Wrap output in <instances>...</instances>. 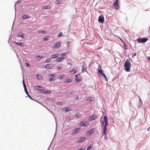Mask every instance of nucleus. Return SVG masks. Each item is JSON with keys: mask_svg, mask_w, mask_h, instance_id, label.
Returning <instances> with one entry per match:
<instances>
[{"mask_svg": "<svg viewBox=\"0 0 150 150\" xmlns=\"http://www.w3.org/2000/svg\"><path fill=\"white\" fill-rule=\"evenodd\" d=\"M44 92H45V94H50L51 92V91L50 90H47L46 91L44 90Z\"/></svg>", "mask_w": 150, "mask_h": 150, "instance_id": "f704fd0d", "label": "nucleus"}, {"mask_svg": "<svg viewBox=\"0 0 150 150\" xmlns=\"http://www.w3.org/2000/svg\"><path fill=\"white\" fill-rule=\"evenodd\" d=\"M113 4L116 9L118 10L119 9V5L118 4V0H116Z\"/></svg>", "mask_w": 150, "mask_h": 150, "instance_id": "1a4fd4ad", "label": "nucleus"}, {"mask_svg": "<svg viewBox=\"0 0 150 150\" xmlns=\"http://www.w3.org/2000/svg\"><path fill=\"white\" fill-rule=\"evenodd\" d=\"M79 99V97L78 96H77L75 98V100H77L78 99Z\"/></svg>", "mask_w": 150, "mask_h": 150, "instance_id": "603ef678", "label": "nucleus"}, {"mask_svg": "<svg viewBox=\"0 0 150 150\" xmlns=\"http://www.w3.org/2000/svg\"><path fill=\"white\" fill-rule=\"evenodd\" d=\"M45 32H46L45 30H40L39 31V33H41L42 34H44L45 33Z\"/></svg>", "mask_w": 150, "mask_h": 150, "instance_id": "09e8293b", "label": "nucleus"}, {"mask_svg": "<svg viewBox=\"0 0 150 150\" xmlns=\"http://www.w3.org/2000/svg\"><path fill=\"white\" fill-rule=\"evenodd\" d=\"M64 76V75L63 74L61 75H60L59 76H58V79H62Z\"/></svg>", "mask_w": 150, "mask_h": 150, "instance_id": "72a5a7b5", "label": "nucleus"}, {"mask_svg": "<svg viewBox=\"0 0 150 150\" xmlns=\"http://www.w3.org/2000/svg\"><path fill=\"white\" fill-rule=\"evenodd\" d=\"M13 43L18 45H19L21 47H23L25 46V45L24 43L17 42L16 41L13 42Z\"/></svg>", "mask_w": 150, "mask_h": 150, "instance_id": "4468645a", "label": "nucleus"}, {"mask_svg": "<svg viewBox=\"0 0 150 150\" xmlns=\"http://www.w3.org/2000/svg\"><path fill=\"white\" fill-rule=\"evenodd\" d=\"M62 36V33L60 32L59 34L57 35V37H60Z\"/></svg>", "mask_w": 150, "mask_h": 150, "instance_id": "a18cd8bd", "label": "nucleus"}, {"mask_svg": "<svg viewBox=\"0 0 150 150\" xmlns=\"http://www.w3.org/2000/svg\"><path fill=\"white\" fill-rule=\"evenodd\" d=\"M102 118V117H101L100 118V122L101 127H103V135L105 136L104 140H105L107 139V127L108 124V117L107 116H104L103 120H101Z\"/></svg>", "mask_w": 150, "mask_h": 150, "instance_id": "f257e3e1", "label": "nucleus"}, {"mask_svg": "<svg viewBox=\"0 0 150 150\" xmlns=\"http://www.w3.org/2000/svg\"><path fill=\"white\" fill-rule=\"evenodd\" d=\"M67 53L66 52H64L63 53H62L60 54V56L62 57L66 56L67 55Z\"/></svg>", "mask_w": 150, "mask_h": 150, "instance_id": "e433bc0d", "label": "nucleus"}, {"mask_svg": "<svg viewBox=\"0 0 150 150\" xmlns=\"http://www.w3.org/2000/svg\"><path fill=\"white\" fill-rule=\"evenodd\" d=\"M58 54H55L52 55L51 56V58H55L58 57Z\"/></svg>", "mask_w": 150, "mask_h": 150, "instance_id": "393cba45", "label": "nucleus"}, {"mask_svg": "<svg viewBox=\"0 0 150 150\" xmlns=\"http://www.w3.org/2000/svg\"><path fill=\"white\" fill-rule=\"evenodd\" d=\"M148 60L149 61H150V56L148 58Z\"/></svg>", "mask_w": 150, "mask_h": 150, "instance_id": "680f3d73", "label": "nucleus"}, {"mask_svg": "<svg viewBox=\"0 0 150 150\" xmlns=\"http://www.w3.org/2000/svg\"><path fill=\"white\" fill-rule=\"evenodd\" d=\"M51 58L46 59L45 60V62L46 63L50 62L51 61Z\"/></svg>", "mask_w": 150, "mask_h": 150, "instance_id": "473e14b6", "label": "nucleus"}, {"mask_svg": "<svg viewBox=\"0 0 150 150\" xmlns=\"http://www.w3.org/2000/svg\"><path fill=\"white\" fill-rule=\"evenodd\" d=\"M90 117L91 118V120H93L96 119L97 118V116L96 115H93L92 116H91Z\"/></svg>", "mask_w": 150, "mask_h": 150, "instance_id": "412c9836", "label": "nucleus"}, {"mask_svg": "<svg viewBox=\"0 0 150 150\" xmlns=\"http://www.w3.org/2000/svg\"><path fill=\"white\" fill-rule=\"evenodd\" d=\"M22 7H23V8H25V6H22Z\"/></svg>", "mask_w": 150, "mask_h": 150, "instance_id": "774afa93", "label": "nucleus"}, {"mask_svg": "<svg viewBox=\"0 0 150 150\" xmlns=\"http://www.w3.org/2000/svg\"><path fill=\"white\" fill-rule=\"evenodd\" d=\"M22 7H23V8H25V6H22Z\"/></svg>", "mask_w": 150, "mask_h": 150, "instance_id": "338daca9", "label": "nucleus"}, {"mask_svg": "<svg viewBox=\"0 0 150 150\" xmlns=\"http://www.w3.org/2000/svg\"><path fill=\"white\" fill-rule=\"evenodd\" d=\"M81 116V115L80 114H77L75 115V116L76 118L80 117Z\"/></svg>", "mask_w": 150, "mask_h": 150, "instance_id": "2f4dec72", "label": "nucleus"}, {"mask_svg": "<svg viewBox=\"0 0 150 150\" xmlns=\"http://www.w3.org/2000/svg\"><path fill=\"white\" fill-rule=\"evenodd\" d=\"M65 112L69 111L71 110V109L69 107H66L65 108Z\"/></svg>", "mask_w": 150, "mask_h": 150, "instance_id": "7c9ffc66", "label": "nucleus"}, {"mask_svg": "<svg viewBox=\"0 0 150 150\" xmlns=\"http://www.w3.org/2000/svg\"><path fill=\"white\" fill-rule=\"evenodd\" d=\"M28 96L30 99L32 100H33L36 101V100L35 99L33 98L30 95H29Z\"/></svg>", "mask_w": 150, "mask_h": 150, "instance_id": "a19ab883", "label": "nucleus"}, {"mask_svg": "<svg viewBox=\"0 0 150 150\" xmlns=\"http://www.w3.org/2000/svg\"><path fill=\"white\" fill-rule=\"evenodd\" d=\"M37 57L38 58H40V59L44 57L43 56H42L41 55H38V56H37Z\"/></svg>", "mask_w": 150, "mask_h": 150, "instance_id": "de8ad7c7", "label": "nucleus"}, {"mask_svg": "<svg viewBox=\"0 0 150 150\" xmlns=\"http://www.w3.org/2000/svg\"><path fill=\"white\" fill-rule=\"evenodd\" d=\"M80 128V127L77 128L73 130L72 133H71V135H74L76 133H78L79 132Z\"/></svg>", "mask_w": 150, "mask_h": 150, "instance_id": "9b49d317", "label": "nucleus"}, {"mask_svg": "<svg viewBox=\"0 0 150 150\" xmlns=\"http://www.w3.org/2000/svg\"><path fill=\"white\" fill-rule=\"evenodd\" d=\"M60 59H61V61H62L64 59V58L63 57H60Z\"/></svg>", "mask_w": 150, "mask_h": 150, "instance_id": "864d4df0", "label": "nucleus"}, {"mask_svg": "<svg viewBox=\"0 0 150 150\" xmlns=\"http://www.w3.org/2000/svg\"><path fill=\"white\" fill-rule=\"evenodd\" d=\"M56 104L59 105H62V103L61 102H57L56 103Z\"/></svg>", "mask_w": 150, "mask_h": 150, "instance_id": "49530a36", "label": "nucleus"}, {"mask_svg": "<svg viewBox=\"0 0 150 150\" xmlns=\"http://www.w3.org/2000/svg\"><path fill=\"white\" fill-rule=\"evenodd\" d=\"M30 18V16L28 15L24 14L22 16V19L23 20L26 19H29Z\"/></svg>", "mask_w": 150, "mask_h": 150, "instance_id": "a211bd4d", "label": "nucleus"}, {"mask_svg": "<svg viewBox=\"0 0 150 150\" xmlns=\"http://www.w3.org/2000/svg\"><path fill=\"white\" fill-rule=\"evenodd\" d=\"M61 2V1H60L59 0H57L55 1V4L57 5H58V4H59Z\"/></svg>", "mask_w": 150, "mask_h": 150, "instance_id": "58836bf2", "label": "nucleus"}, {"mask_svg": "<svg viewBox=\"0 0 150 150\" xmlns=\"http://www.w3.org/2000/svg\"><path fill=\"white\" fill-rule=\"evenodd\" d=\"M44 91H41V92L40 93L45 94V92H44Z\"/></svg>", "mask_w": 150, "mask_h": 150, "instance_id": "6e6d98bb", "label": "nucleus"}, {"mask_svg": "<svg viewBox=\"0 0 150 150\" xmlns=\"http://www.w3.org/2000/svg\"><path fill=\"white\" fill-rule=\"evenodd\" d=\"M73 41V40L72 39H70L69 40V41H67L66 44L67 45V48H69L70 47V44Z\"/></svg>", "mask_w": 150, "mask_h": 150, "instance_id": "ddd939ff", "label": "nucleus"}, {"mask_svg": "<svg viewBox=\"0 0 150 150\" xmlns=\"http://www.w3.org/2000/svg\"><path fill=\"white\" fill-rule=\"evenodd\" d=\"M77 71V70L75 68H74L72 70L70 71V72L72 74H74L76 73Z\"/></svg>", "mask_w": 150, "mask_h": 150, "instance_id": "5701e85b", "label": "nucleus"}, {"mask_svg": "<svg viewBox=\"0 0 150 150\" xmlns=\"http://www.w3.org/2000/svg\"><path fill=\"white\" fill-rule=\"evenodd\" d=\"M37 78L38 79L40 80H42L43 79V77L40 74L37 75Z\"/></svg>", "mask_w": 150, "mask_h": 150, "instance_id": "6ab92c4d", "label": "nucleus"}, {"mask_svg": "<svg viewBox=\"0 0 150 150\" xmlns=\"http://www.w3.org/2000/svg\"><path fill=\"white\" fill-rule=\"evenodd\" d=\"M25 92L26 94L28 95H28H29V94H28V91H27H27H25Z\"/></svg>", "mask_w": 150, "mask_h": 150, "instance_id": "5fc2aeb1", "label": "nucleus"}, {"mask_svg": "<svg viewBox=\"0 0 150 150\" xmlns=\"http://www.w3.org/2000/svg\"><path fill=\"white\" fill-rule=\"evenodd\" d=\"M123 44H124L125 49L126 50H127L128 49V48L127 45L125 44V43H123Z\"/></svg>", "mask_w": 150, "mask_h": 150, "instance_id": "4c0bfd02", "label": "nucleus"}, {"mask_svg": "<svg viewBox=\"0 0 150 150\" xmlns=\"http://www.w3.org/2000/svg\"><path fill=\"white\" fill-rule=\"evenodd\" d=\"M50 37L49 36L45 37L43 38V40L44 41H46L49 40Z\"/></svg>", "mask_w": 150, "mask_h": 150, "instance_id": "c85d7f7f", "label": "nucleus"}, {"mask_svg": "<svg viewBox=\"0 0 150 150\" xmlns=\"http://www.w3.org/2000/svg\"><path fill=\"white\" fill-rule=\"evenodd\" d=\"M80 74H76L75 75V76L76 79L74 81H76L77 82H79L82 80V78L81 77L79 78L78 77V76Z\"/></svg>", "mask_w": 150, "mask_h": 150, "instance_id": "9d476101", "label": "nucleus"}, {"mask_svg": "<svg viewBox=\"0 0 150 150\" xmlns=\"http://www.w3.org/2000/svg\"><path fill=\"white\" fill-rule=\"evenodd\" d=\"M26 66L28 67H30V64L29 63H28V62H26Z\"/></svg>", "mask_w": 150, "mask_h": 150, "instance_id": "8fccbe9b", "label": "nucleus"}, {"mask_svg": "<svg viewBox=\"0 0 150 150\" xmlns=\"http://www.w3.org/2000/svg\"><path fill=\"white\" fill-rule=\"evenodd\" d=\"M68 64H69L70 65H71V63H68Z\"/></svg>", "mask_w": 150, "mask_h": 150, "instance_id": "69168bd1", "label": "nucleus"}, {"mask_svg": "<svg viewBox=\"0 0 150 150\" xmlns=\"http://www.w3.org/2000/svg\"><path fill=\"white\" fill-rule=\"evenodd\" d=\"M98 71H97V73L102 75L104 77L105 81H107L108 79L105 73H103V71L101 69V68L100 64H99L98 66Z\"/></svg>", "mask_w": 150, "mask_h": 150, "instance_id": "7ed1b4c3", "label": "nucleus"}, {"mask_svg": "<svg viewBox=\"0 0 150 150\" xmlns=\"http://www.w3.org/2000/svg\"><path fill=\"white\" fill-rule=\"evenodd\" d=\"M148 40V38L144 37L139 38H138L136 41L138 43H144L147 42Z\"/></svg>", "mask_w": 150, "mask_h": 150, "instance_id": "20e7f679", "label": "nucleus"}, {"mask_svg": "<svg viewBox=\"0 0 150 150\" xmlns=\"http://www.w3.org/2000/svg\"><path fill=\"white\" fill-rule=\"evenodd\" d=\"M24 89L25 91H27V88H26V87H24Z\"/></svg>", "mask_w": 150, "mask_h": 150, "instance_id": "052dcab7", "label": "nucleus"}, {"mask_svg": "<svg viewBox=\"0 0 150 150\" xmlns=\"http://www.w3.org/2000/svg\"><path fill=\"white\" fill-rule=\"evenodd\" d=\"M17 36L24 39L25 37L22 32H19L17 35Z\"/></svg>", "mask_w": 150, "mask_h": 150, "instance_id": "2eb2a0df", "label": "nucleus"}, {"mask_svg": "<svg viewBox=\"0 0 150 150\" xmlns=\"http://www.w3.org/2000/svg\"><path fill=\"white\" fill-rule=\"evenodd\" d=\"M134 56H136V55H137V54H136V53H134Z\"/></svg>", "mask_w": 150, "mask_h": 150, "instance_id": "0e129e2a", "label": "nucleus"}, {"mask_svg": "<svg viewBox=\"0 0 150 150\" xmlns=\"http://www.w3.org/2000/svg\"><path fill=\"white\" fill-rule=\"evenodd\" d=\"M55 76V74H51L50 75H47V76L48 77L50 76L53 77Z\"/></svg>", "mask_w": 150, "mask_h": 150, "instance_id": "37998d69", "label": "nucleus"}, {"mask_svg": "<svg viewBox=\"0 0 150 150\" xmlns=\"http://www.w3.org/2000/svg\"><path fill=\"white\" fill-rule=\"evenodd\" d=\"M79 125L81 127H87L88 125V122L87 121H84L80 122Z\"/></svg>", "mask_w": 150, "mask_h": 150, "instance_id": "423d86ee", "label": "nucleus"}, {"mask_svg": "<svg viewBox=\"0 0 150 150\" xmlns=\"http://www.w3.org/2000/svg\"><path fill=\"white\" fill-rule=\"evenodd\" d=\"M60 46V42L56 43L55 45L53 46V48L54 49L57 48Z\"/></svg>", "mask_w": 150, "mask_h": 150, "instance_id": "f3484780", "label": "nucleus"}, {"mask_svg": "<svg viewBox=\"0 0 150 150\" xmlns=\"http://www.w3.org/2000/svg\"><path fill=\"white\" fill-rule=\"evenodd\" d=\"M50 6H42V8L44 9H50Z\"/></svg>", "mask_w": 150, "mask_h": 150, "instance_id": "bb28decb", "label": "nucleus"}, {"mask_svg": "<svg viewBox=\"0 0 150 150\" xmlns=\"http://www.w3.org/2000/svg\"><path fill=\"white\" fill-rule=\"evenodd\" d=\"M93 146L92 144H91L89 146H88L87 148V150H89L90 149H91L92 148H93Z\"/></svg>", "mask_w": 150, "mask_h": 150, "instance_id": "c756f323", "label": "nucleus"}, {"mask_svg": "<svg viewBox=\"0 0 150 150\" xmlns=\"http://www.w3.org/2000/svg\"><path fill=\"white\" fill-rule=\"evenodd\" d=\"M72 81V80L71 79H68L64 81V83L66 84L68 83L71 82Z\"/></svg>", "mask_w": 150, "mask_h": 150, "instance_id": "b1692460", "label": "nucleus"}, {"mask_svg": "<svg viewBox=\"0 0 150 150\" xmlns=\"http://www.w3.org/2000/svg\"><path fill=\"white\" fill-rule=\"evenodd\" d=\"M139 102H142V100H141V99L140 98L139 96Z\"/></svg>", "mask_w": 150, "mask_h": 150, "instance_id": "bf43d9fd", "label": "nucleus"}, {"mask_svg": "<svg viewBox=\"0 0 150 150\" xmlns=\"http://www.w3.org/2000/svg\"><path fill=\"white\" fill-rule=\"evenodd\" d=\"M86 140V138L84 137H80L77 140L76 143L79 144L81 142L85 141Z\"/></svg>", "mask_w": 150, "mask_h": 150, "instance_id": "39448f33", "label": "nucleus"}, {"mask_svg": "<svg viewBox=\"0 0 150 150\" xmlns=\"http://www.w3.org/2000/svg\"><path fill=\"white\" fill-rule=\"evenodd\" d=\"M95 128L94 127L92 128L87 131V133L88 135L90 136L93 134L95 132Z\"/></svg>", "mask_w": 150, "mask_h": 150, "instance_id": "0eeeda50", "label": "nucleus"}, {"mask_svg": "<svg viewBox=\"0 0 150 150\" xmlns=\"http://www.w3.org/2000/svg\"><path fill=\"white\" fill-rule=\"evenodd\" d=\"M94 98L91 97H90L87 100L89 101V102H91L93 101L94 100Z\"/></svg>", "mask_w": 150, "mask_h": 150, "instance_id": "cd10ccee", "label": "nucleus"}, {"mask_svg": "<svg viewBox=\"0 0 150 150\" xmlns=\"http://www.w3.org/2000/svg\"><path fill=\"white\" fill-rule=\"evenodd\" d=\"M23 87H26V85L25 83V82H24V79H23Z\"/></svg>", "mask_w": 150, "mask_h": 150, "instance_id": "3c124183", "label": "nucleus"}, {"mask_svg": "<svg viewBox=\"0 0 150 150\" xmlns=\"http://www.w3.org/2000/svg\"><path fill=\"white\" fill-rule=\"evenodd\" d=\"M117 38H119V39L121 40V41L123 43H125L124 42V41L122 40V39L121 38H120V37L119 36H117Z\"/></svg>", "mask_w": 150, "mask_h": 150, "instance_id": "79ce46f5", "label": "nucleus"}, {"mask_svg": "<svg viewBox=\"0 0 150 150\" xmlns=\"http://www.w3.org/2000/svg\"><path fill=\"white\" fill-rule=\"evenodd\" d=\"M142 105V102H139V103L138 105V108H139V107H141Z\"/></svg>", "mask_w": 150, "mask_h": 150, "instance_id": "ea45409f", "label": "nucleus"}, {"mask_svg": "<svg viewBox=\"0 0 150 150\" xmlns=\"http://www.w3.org/2000/svg\"><path fill=\"white\" fill-rule=\"evenodd\" d=\"M150 129V127H148L147 129V130L148 131H149V129Z\"/></svg>", "mask_w": 150, "mask_h": 150, "instance_id": "e2e57ef3", "label": "nucleus"}, {"mask_svg": "<svg viewBox=\"0 0 150 150\" xmlns=\"http://www.w3.org/2000/svg\"><path fill=\"white\" fill-rule=\"evenodd\" d=\"M54 67V66L52 64H46L45 68L47 69H52Z\"/></svg>", "mask_w": 150, "mask_h": 150, "instance_id": "f8f14e48", "label": "nucleus"}, {"mask_svg": "<svg viewBox=\"0 0 150 150\" xmlns=\"http://www.w3.org/2000/svg\"><path fill=\"white\" fill-rule=\"evenodd\" d=\"M131 63L130 62L129 60V59H127L124 64V70L126 72H129L131 68Z\"/></svg>", "mask_w": 150, "mask_h": 150, "instance_id": "f03ea898", "label": "nucleus"}, {"mask_svg": "<svg viewBox=\"0 0 150 150\" xmlns=\"http://www.w3.org/2000/svg\"><path fill=\"white\" fill-rule=\"evenodd\" d=\"M61 61V59L60 57H59L57 58L55 60V62H60Z\"/></svg>", "mask_w": 150, "mask_h": 150, "instance_id": "c9c22d12", "label": "nucleus"}, {"mask_svg": "<svg viewBox=\"0 0 150 150\" xmlns=\"http://www.w3.org/2000/svg\"><path fill=\"white\" fill-rule=\"evenodd\" d=\"M56 80V78L55 77H51L48 79L49 82H50L53 81H55Z\"/></svg>", "mask_w": 150, "mask_h": 150, "instance_id": "a878e982", "label": "nucleus"}, {"mask_svg": "<svg viewBox=\"0 0 150 150\" xmlns=\"http://www.w3.org/2000/svg\"><path fill=\"white\" fill-rule=\"evenodd\" d=\"M66 93L67 95L69 96L71 95H74L75 94V93L73 91H68L66 92Z\"/></svg>", "mask_w": 150, "mask_h": 150, "instance_id": "aec40b11", "label": "nucleus"}, {"mask_svg": "<svg viewBox=\"0 0 150 150\" xmlns=\"http://www.w3.org/2000/svg\"><path fill=\"white\" fill-rule=\"evenodd\" d=\"M35 89L37 90H42L43 87L40 86H35Z\"/></svg>", "mask_w": 150, "mask_h": 150, "instance_id": "4be33fe9", "label": "nucleus"}, {"mask_svg": "<svg viewBox=\"0 0 150 150\" xmlns=\"http://www.w3.org/2000/svg\"><path fill=\"white\" fill-rule=\"evenodd\" d=\"M98 21L101 23H103L104 22V18L103 16L101 15L98 17Z\"/></svg>", "mask_w": 150, "mask_h": 150, "instance_id": "6e6552de", "label": "nucleus"}, {"mask_svg": "<svg viewBox=\"0 0 150 150\" xmlns=\"http://www.w3.org/2000/svg\"><path fill=\"white\" fill-rule=\"evenodd\" d=\"M129 104L130 106H131V105L132 104V103L131 102H130V100H129Z\"/></svg>", "mask_w": 150, "mask_h": 150, "instance_id": "13d9d810", "label": "nucleus"}, {"mask_svg": "<svg viewBox=\"0 0 150 150\" xmlns=\"http://www.w3.org/2000/svg\"><path fill=\"white\" fill-rule=\"evenodd\" d=\"M20 2V1H17L16 2V4H18Z\"/></svg>", "mask_w": 150, "mask_h": 150, "instance_id": "4d7b16f0", "label": "nucleus"}, {"mask_svg": "<svg viewBox=\"0 0 150 150\" xmlns=\"http://www.w3.org/2000/svg\"><path fill=\"white\" fill-rule=\"evenodd\" d=\"M86 65L85 63H84V64H83V65H82V69H81L82 72H83L85 71L86 72L88 73L87 71V70H86Z\"/></svg>", "mask_w": 150, "mask_h": 150, "instance_id": "dca6fc26", "label": "nucleus"}, {"mask_svg": "<svg viewBox=\"0 0 150 150\" xmlns=\"http://www.w3.org/2000/svg\"><path fill=\"white\" fill-rule=\"evenodd\" d=\"M62 65H59L57 67V70H58L59 69H61L62 68Z\"/></svg>", "mask_w": 150, "mask_h": 150, "instance_id": "c03bdc74", "label": "nucleus"}]
</instances>
